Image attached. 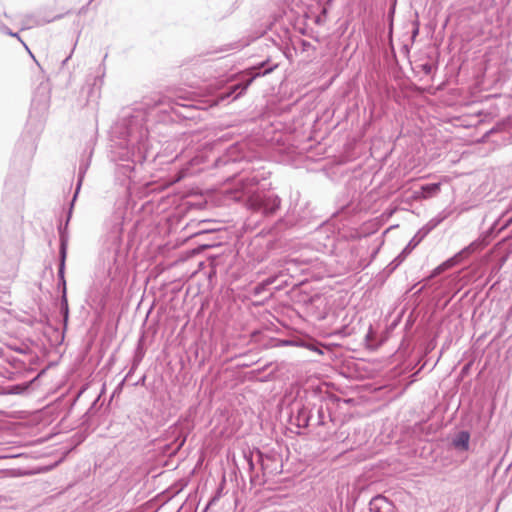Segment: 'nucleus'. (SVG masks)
Here are the masks:
<instances>
[{
	"instance_id": "nucleus-1",
	"label": "nucleus",
	"mask_w": 512,
	"mask_h": 512,
	"mask_svg": "<svg viewBox=\"0 0 512 512\" xmlns=\"http://www.w3.org/2000/svg\"><path fill=\"white\" fill-rule=\"evenodd\" d=\"M248 204L254 210H263L265 214L271 215L279 208L280 199L274 195L264 197L256 193L249 197Z\"/></svg>"
},
{
	"instance_id": "nucleus-2",
	"label": "nucleus",
	"mask_w": 512,
	"mask_h": 512,
	"mask_svg": "<svg viewBox=\"0 0 512 512\" xmlns=\"http://www.w3.org/2000/svg\"><path fill=\"white\" fill-rule=\"evenodd\" d=\"M469 441L470 434L467 431H461L453 439L452 444L458 450L467 451L469 449Z\"/></svg>"
},
{
	"instance_id": "nucleus-3",
	"label": "nucleus",
	"mask_w": 512,
	"mask_h": 512,
	"mask_svg": "<svg viewBox=\"0 0 512 512\" xmlns=\"http://www.w3.org/2000/svg\"><path fill=\"white\" fill-rule=\"evenodd\" d=\"M439 191H440L439 183L427 184V185H424L421 187L420 197L428 198V197L436 195Z\"/></svg>"
},
{
	"instance_id": "nucleus-4",
	"label": "nucleus",
	"mask_w": 512,
	"mask_h": 512,
	"mask_svg": "<svg viewBox=\"0 0 512 512\" xmlns=\"http://www.w3.org/2000/svg\"><path fill=\"white\" fill-rule=\"evenodd\" d=\"M451 265H452L451 260L447 261L446 263L442 264L441 266H439L436 269L435 274L440 273L441 271L445 270L447 267H450Z\"/></svg>"
},
{
	"instance_id": "nucleus-5",
	"label": "nucleus",
	"mask_w": 512,
	"mask_h": 512,
	"mask_svg": "<svg viewBox=\"0 0 512 512\" xmlns=\"http://www.w3.org/2000/svg\"><path fill=\"white\" fill-rule=\"evenodd\" d=\"M422 68L426 74H429L431 71V66L429 64L423 65Z\"/></svg>"
}]
</instances>
